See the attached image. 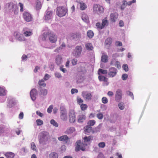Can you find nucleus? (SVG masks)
I'll list each match as a JSON object with an SVG mask.
<instances>
[{
  "instance_id": "obj_1",
  "label": "nucleus",
  "mask_w": 158,
  "mask_h": 158,
  "mask_svg": "<svg viewBox=\"0 0 158 158\" xmlns=\"http://www.w3.org/2000/svg\"><path fill=\"white\" fill-rule=\"evenodd\" d=\"M38 137L39 143L41 144H45L46 142L48 141L50 138L49 133L45 131L40 132Z\"/></svg>"
},
{
  "instance_id": "obj_2",
  "label": "nucleus",
  "mask_w": 158,
  "mask_h": 158,
  "mask_svg": "<svg viewBox=\"0 0 158 158\" xmlns=\"http://www.w3.org/2000/svg\"><path fill=\"white\" fill-rule=\"evenodd\" d=\"M5 9L10 12H13L15 15L17 14L19 12L17 5L12 2L6 3L5 5Z\"/></svg>"
},
{
  "instance_id": "obj_3",
  "label": "nucleus",
  "mask_w": 158,
  "mask_h": 158,
  "mask_svg": "<svg viewBox=\"0 0 158 158\" xmlns=\"http://www.w3.org/2000/svg\"><path fill=\"white\" fill-rule=\"evenodd\" d=\"M67 12V10L63 6L57 7L56 11V14L60 17L65 15Z\"/></svg>"
},
{
  "instance_id": "obj_4",
  "label": "nucleus",
  "mask_w": 158,
  "mask_h": 158,
  "mask_svg": "<svg viewBox=\"0 0 158 158\" xmlns=\"http://www.w3.org/2000/svg\"><path fill=\"white\" fill-rule=\"evenodd\" d=\"M50 41L52 43H55L57 41V37L56 34L53 32H48L46 34Z\"/></svg>"
},
{
  "instance_id": "obj_5",
  "label": "nucleus",
  "mask_w": 158,
  "mask_h": 158,
  "mask_svg": "<svg viewBox=\"0 0 158 158\" xmlns=\"http://www.w3.org/2000/svg\"><path fill=\"white\" fill-rule=\"evenodd\" d=\"M76 146L75 148V151L76 152L79 151L81 150L83 151L85 150V145L83 143H82L80 140H79L76 142Z\"/></svg>"
},
{
  "instance_id": "obj_6",
  "label": "nucleus",
  "mask_w": 158,
  "mask_h": 158,
  "mask_svg": "<svg viewBox=\"0 0 158 158\" xmlns=\"http://www.w3.org/2000/svg\"><path fill=\"white\" fill-rule=\"evenodd\" d=\"M23 15L24 20L27 22H31L33 20V17L31 15L27 12H24Z\"/></svg>"
},
{
  "instance_id": "obj_7",
  "label": "nucleus",
  "mask_w": 158,
  "mask_h": 158,
  "mask_svg": "<svg viewBox=\"0 0 158 158\" xmlns=\"http://www.w3.org/2000/svg\"><path fill=\"white\" fill-rule=\"evenodd\" d=\"M82 51V47L81 46H77L74 49V56L76 57L80 56Z\"/></svg>"
},
{
  "instance_id": "obj_8",
  "label": "nucleus",
  "mask_w": 158,
  "mask_h": 158,
  "mask_svg": "<svg viewBox=\"0 0 158 158\" xmlns=\"http://www.w3.org/2000/svg\"><path fill=\"white\" fill-rule=\"evenodd\" d=\"M14 36L16 39L20 41H22L25 40V38L22 34L18 32H15L14 33Z\"/></svg>"
},
{
  "instance_id": "obj_9",
  "label": "nucleus",
  "mask_w": 158,
  "mask_h": 158,
  "mask_svg": "<svg viewBox=\"0 0 158 158\" xmlns=\"http://www.w3.org/2000/svg\"><path fill=\"white\" fill-rule=\"evenodd\" d=\"M60 118L64 121H66L67 119V113L65 109L60 108Z\"/></svg>"
},
{
  "instance_id": "obj_10",
  "label": "nucleus",
  "mask_w": 158,
  "mask_h": 158,
  "mask_svg": "<svg viewBox=\"0 0 158 158\" xmlns=\"http://www.w3.org/2000/svg\"><path fill=\"white\" fill-rule=\"evenodd\" d=\"M122 93L120 89H118L116 92L115 99L117 102H119L121 99L122 96Z\"/></svg>"
},
{
  "instance_id": "obj_11",
  "label": "nucleus",
  "mask_w": 158,
  "mask_h": 158,
  "mask_svg": "<svg viewBox=\"0 0 158 158\" xmlns=\"http://www.w3.org/2000/svg\"><path fill=\"white\" fill-rule=\"evenodd\" d=\"M117 72V70L116 69L111 67L109 69L108 75L110 77H113L116 75Z\"/></svg>"
},
{
  "instance_id": "obj_12",
  "label": "nucleus",
  "mask_w": 158,
  "mask_h": 158,
  "mask_svg": "<svg viewBox=\"0 0 158 158\" xmlns=\"http://www.w3.org/2000/svg\"><path fill=\"white\" fill-rule=\"evenodd\" d=\"M69 122L71 123H74L76 120L75 114L73 111H71L69 113Z\"/></svg>"
},
{
  "instance_id": "obj_13",
  "label": "nucleus",
  "mask_w": 158,
  "mask_h": 158,
  "mask_svg": "<svg viewBox=\"0 0 158 158\" xmlns=\"http://www.w3.org/2000/svg\"><path fill=\"white\" fill-rule=\"evenodd\" d=\"M82 95L85 100H91L92 97V95L90 93L86 91L83 92Z\"/></svg>"
},
{
  "instance_id": "obj_14",
  "label": "nucleus",
  "mask_w": 158,
  "mask_h": 158,
  "mask_svg": "<svg viewBox=\"0 0 158 158\" xmlns=\"http://www.w3.org/2000/svg\"><path fill=\"white\" fill-rule=\"evenodd\" d=\"M30 96L33 101H34L36 99V96L37 95V91L36 89H32L30 92Z\"/></svg>"
},
{
  "instance_id": "obj_15",
  "label": "nucleus",
  "mask_w": 158,
  "mask_h": 158,
  "mask_svg": "<svg viewBox=\"0 0 158 158\" xmlns=\"http://www.w3.org/2000/svg\"><path fill=\"white\" fill-rule=\"evenodd\" d=\"M85 114L80 113L78 116V121L79 123H83L86 119Z\"/></svg>"
},
{
  "instance_id": "obj_16",
  "label": "nucleus",
  "mask_w": 158,
  "mask_h": 158,
  "mask_svg": "<svg viewBox=\"0 0 158 158\" xmlns=\"http://www.w3.org/2000/svg\"><path fill=\"white\" fill-rule=\"evenodd\" d=\"M118 15L117 13H111L110 15V18L112 22H115L118 18Z\"/></svg>"
},
{
  "instance_id": "obj_17",
  "label": "nucleus",
  "mask_w": 158,
  "mask_h": 158,
  "mask_svg": "<svg viewBox=\"0 0 158 158\" xmlns=\"http://www.w3.org/2000/svg\"><path fill=\"white\" fill-rule=\"evenodd\" d=\"M70 35L73 38L76 40H78L81 37V34L79 33H72Z\"/></svg>"
},
{
  "instance_id": "obj_18",
  "label": "nucleus",
  "mask_w": 158,
  "mask_h": 158,
  "mask_svg": "<svg viewBox=\"0 0 158 158\" xmlns=\"http://www.w3.org/2000/svg\"><path fill=\"white\" fill-rule=\"evenodd\" d=\"M69 139L68 136L66 135H62L58 138V139L61 141L67 142Z\"/></svg>"
},
{
  "instance_id": "obj_19",
  "label": "nucleus",
  "mask_w": 158,
  "mask_h": 158,
  "mask_svg": "<svg viewBox=\"0 0 158 158\" xmlns=\"http://www.w3.org/2000/svg\"><path fill=\"white\" fill-rule=\"evenodd\" d=\"M81 18L82 20L86 23H88L89 22V18L88 15L85 13L82 14Z\"/></svg>"
},
{
  "instance_id": "obj_20",
  "label": "nucleus",
  "mask_w": 158,
  "mask_h": 158,
  "mask_svg": "<svg viewBox=\"0 0 158 158\" xmlns=\"http://www.w3.org/2000/svg\"><path fill=\"white\" fill-rule=\"evenodd\" d=\"M52 15V12L50 11H47L45 15L44 16V19L46 20H48L51 19Z\"/></svg>"
},
{
  "instance_id": "obj_21",
  "label": "nucleus",
  "mask_w": 158,
  "mask_h": 158,
  "mask_svg": "<svg viewBox=\"0 0 158 158\" xmlns=\"http://www.w3.org/2000/svg\"><path fill=\"white\" fill-rule=\"evenodd\" d=\"M92 127L89 126H87L84 127V132L86 134L88 135L91 131Z\"/></svg>"
},
{
  "instance_id": "obj_22",
  "label": "nucleus",
  "mask_w": 158,
  "mask_h": 158,
  "mask_svg": "<svg viewBox=\"0 0 158 158\" xmlns=\"http://www.w3.org/2000/svg\"><path fill=\"white\" fill-rule=\"evenodd\" d=\"M75 129L73 127H70L67 129L65 133L67 134H69L73 133L75 131Z\"/></svg>"
},
{
  "instance_id": "obj_23",
  "label": "nucleus",
  "mask_w": 158,
  "mask_h": 158,
  "mask_svg": "<svg viewBox=\"0 0 158 158\" xmlns=\"http://www.w3.org/2000/svg\"><path fill=\"white\" fill-rule=\"evenodd\" d=\"M108 56L107 55L104 54V53L102 54L101 59L102 61L104 63H106L108 61Z\"/></svg>"
},
{
  "instance_id": "obj_24",
  "label": "nucleus",
  "mask_w": 158,
  "mask_h": 158,
  "mask_svg": "<svg viewBox=\"0 0 158 158\" xmlns=\"http://www.w3.org/2000/svg\"><path fill=\"white\" fill-rule=\"evenodd\" d=\"M62 57L61 56L58 55L56 59V62L57 65L60 64L62 63Z\"/></svg>"
},
{
  "instance_id": "obj_25",
  "label": "nucleus",
  "mask_w": 158,
  "mask_h": 158,
  "mask_svg": "<svg viewBox=\"0 0 158 158\" xmlns=\"http://www.w3.org/2000/svg\"><path fill=\"white\" fill-rule=\"evenodd\" d=\"M5 156L7 158H14L15 156V154L13 152H8L5 154Z\"/></svg>"
},
{
  "instance_id": "obj_26",
  "label": "nucleus",
  "mask_w": 158,
  "mask_h": 158,
  "mask_svg": "<svg viewBox=\"0 0 158 158\" xmlns=\"http://www.w3.org/2000/svg\"><path fill=\"white\" fill-rule=\"evenodd\" d=\"M93 136H90L88 137L85 136L83 138L84 142H89L91 140H93Z\"/></svg>"
},
{
  "instance_id": "obj_27",
  "label": "nucleus",
  "mask_w": 158,
  "mask_h": 158,
  "mask_svg": "<svg viewBox=\"0 0 158 158\" xmlns=\"http://www.w3.org/2000/svg\"><path fill=\"white\" fill-rule=\"evenodd\" d=\"M112 41V39L111 38H108L105 41V45L109 46L111 44Z\"/></svg>"
},
{
  "instance_id": "obj_28",
  "label": "nucleus",
  "mask_w": 158,
  "mask_h": 158,
  "mask_svg": "<svg viewBox=\"0 0 158 158\" xmlns=\"http://www.w3.org/2000/svg\"><path fill=\"white\" fill-rule=\"evenodd\" d=\"M108 25V21L107 19V18H106L104 19H103L102 23V27H101V29L105 27L106 25Z\"/></svg>"
},
{
  "instance_id": "obj_29",
  "label": "nucleus",
  "mask_w": 158,
  "mask_h": 158,
  "mask_svg": "<svg viewBox=\"0 0 158 158\" xmlns=\"http://www.w3.org/2000/svg\"><path fill=\"white\" fill-rule=\"evenodd\" d=\"M86 48L88 50H91L93 49V47L91 43H88L85 45Z\"/></svg>"
},
{
  "instance_id": "obj_30",
  "label": "nucleus",
  "mask_w": 158,
  "mask_h": 158,
  "mask_svg": "<svg viewBox=\"0 0 158 158\" xmlns=\"http://www.w3.org/2000/svg\"><path fill=\"white\" fill-rule=\"evenodd\" d=\"M42 7V4L38 0L36 1V9L39 10L41 9Z\"/></svg>"
},
{
  "instance_id": "obj_31",
  "label": "nucleus",
  "mask_w": 158,
  "mask_h": 158,
  "mask_svg": "<svg viewBox=\"0 0 158 158\" xmlns=\"http://www.w3.org/2000/svg\"><path fill=\"white\" fill-rule=\"evenodd\" d=\"M99 80L100 81H103L107 82L108 81V78L102 76H99L98 77Z\"/></svg>"
},
{
  "instance_id": "obj_32",
  "label": "nucleus",
  "mask_w": 158,
  "mask_h": 158,
  "mask_svg": "<svg viewBox=\"0 0 158 158\" xmlns=\"http://www.w3.org/2000/svg\"><path fill=\"white\" fill-rule=\"evenodd\" d=\"M49 157L50 158H58V156L56 153L52 152L49 154Z\"/></svg>"
},
{
  "instance_id": "obj_33",
  "label": "nucleus",
  "mask_w": 158,
  "mask_h": 158,
  "mask_svg": "<svg viewBox=\"0 0 158 158\" xmlns=\"http://www.w3.org/2000/svg\"><path fill=\"white\" fill-rule=\"evenodd\" d=\"M87 35L89 38H91L94 36V33L93 31L90 30L87 32Z\"/></svg>"
},
{
  "instance_id": "obj_34",
  "label": "nucleus",
  "mask_w": 158,
  "mask_h": 158,
  "mask_svg": "<svg viewBox=\"0 0 158 158\" xmlns=\"http://www.w3.org/2000/svg\"><path fill=\"white\" fill-rule=\"evenodd\" d=\"M6 94L5 90L3 88L0 87V96H5Z\"/></svg>"
},
{
  "instance_id": "obj_35",
  "label": "nucleus",
  "mask_w": 158,
  "mask_h": 158,
  "mask_svg": "<svg viewBox=\"0 0 158 158\" xmlns=\"http://www.w3.org/2000/svg\"><path fill=\"white\" fill-rule=\"evenodd\" d=\"M95 121L94 120H89L88 122V126L91 127L93 126L95 123Z\"/></svg>"
},
{
  "instance_id": "obj_36",
  "label": "nucleus",
  "mask_w": 158,
  "mask_h": 158,
  "mask_svg": "<svg viewBox=\"0 0 158 158\" xmlns=\"http://www.w3.org/2000/svg\"><path fill=\"white\" fill-rule=\"evenodd\" d=\"M23 34L25 36L27 37L31 35L32 33L31 31H26L23 32Z\"/></svg>"
},
{
  "instance_id": "obj_37",
  "label": "nucleus",
  "mask_w": 158,
  "mask_h": 158,
  "mask_svg": "<svg viewBox=\"0 0 158 158\" xmlns=\"http://www.w3.org/2000/svg\"><path fill=\"white\" fill-rule=\"evenodd\" d=\"M80 4V8L81 10H83L86 8L87 6L84 3H81Z\"/></svg>"
},
{
  "instance_id": "obj_38",
  "label": "nucleus",
  "mask_w": 158,
  "mask_h": 158,
  "mask_svg": "<svg viewBox=\"0 0 158 158\" xmlns=\"http://www.w3.org/2000/svg\"><path fill=\"white\" fill-rule=\"evenodd\" d=\"M80 107L81 110L84 111L87 109L88 106L86 104H82L81 105Z\"/></svg>"
},
{
  "instance_id": "obj_39",
  "label": "nucleus",
  "mask_w": 158,
  "mask_h": 158,
  "mask_svg": "<svg viewBox=\"0 0 158 158\" xmlns=\"http://www.w3.org/2000/svg\"><path fill=\"white\" fill-rule=\"evenodd\" d=\"M39 84L40 86H43V87H45L46 85V84L45 83H44L43 79H42L39 81Z\"/></svg>"
},
{
  "instance_id": "obj_40",
  "label": "nucleus",
  "mask_w": 158,
  "mask_h": 158,
  "mask_svg": "<svg viewBox=\"0 0 158 158\" xmlns=\"http://www.w3.org/2000/svg\"><path fill=\"white\" fill-rule=\"evenodd\" d=\"M41 94L43 95H46L47 94V90L44 89H42L40 90Z\"/></svg>"
},
{
  "instance_id": "obj_41",
  "label": "nucleus",
  "mask_w": 158,
  "mask_h": 158,
  "mask_svg": "<svg viewBox=\"0 0 158 158\" xmlns=\"http://www.w3.org/2000/svg\"><path fill=\"white\" fill-rule=\"evenodd\" d=\"M37 125L38 126H41L43 124V122L40 119H38L36 120Z\"/></svg>"
},
{
  "instance_id": "obj_42",
  "label": "nucleus",
  "mask_w": 158,
  "mask_h": 158,
  "mask_svg": "<svg viewBox=\"0 0 158 158\" xmlns=\"http://www.w3.org/2000/svg\"><path fill=\"white\" fill-rule=\"evenodd\" d=\"M97 117L98 119L101 120L103 118V115L102 113L100 112L97 114Z\"/></svg>"
},
{
  "instance_id": "obj_43",
  "label": "nucleus",
  "mask_w": 158,
  "mask_h": 158,
  "mask_svg": "<svg viewBox=\"0 0 158 158\" xmlns=\"http://www.w3.org/2000/svg\"><path fill=\"white\" fill-rule=\"evenodd\" d=\"M119 108L121 110H123L124 108V103L123 102H120L118 105Z\"/></svg>"
},
{
  "instance_id": "obj_44",
  "label": "nucleus",
  "mask_w": 158,
  "mask_h": 158,
  "mask_svg": "<svg viewBox=\"0 0 158 158\" xmlns=\"http://www.w3.org/2000/svg\"><path fill=\"white\" fill-rule=\"evenodd\" d=\"M31 149L34 151H36V147L35 143L32 142L31 143Z\"/></svg>"
},
{
  "instance_id": "obj_45",
  "label": "nucleus",
  "mask_w": 158,
  "mask_h": 158,
  "mask_svg": "<svg viewBox=\"0 0 158 158\" xmlns=\"http://www.w3.org/2000/svg\"><path fill=\"white\" fill-rule=\"evenodd\" d=\"M98 74H99V72H100L101 73L103 74H106L107 73V71L106 70L102 69H99L98 71Z\"/></svg>"
},
{
  "instance_id": "obj_46",
  "label": "nucleus",
  "mask_w": 158,
  "mask_h": 158,
  "mask_svg": "<svg viewBox=\"0 0 158 158\" xmlns=\"http://www.w3.org/2000/svg\"><path fill=\"white\" fill-rule=\"evenodd\" d=\"M104 11V9L102 6H99L98 11L100 13H102Z\"/></svg>"
},
{
  "instance_id": "obj_47",
  "label": "nucleus",
  "mask_w": 158,
  "mask_h": 158,
  "mask_svg": "<svg viewBox=\"0 0 158 158\" xmlns=\"http://www.w3.org/2000/svg\"><path fill=\"white\" fill-rule=\"evenodd\" d=\"M127 5V2L126 0H123V4L121 6V10H123L125 8V6Z\"/></svg>"
},
{
  "instance_id": "obj_48",
  "label": "nucleus",
  "mask_w": 158,
  "mask_h": 158,
  "mask_svg": "<svg viewBox=\"0 0 158 158\" xmlns=\"http://www.w3.org/2000/svg\"><path fill=\"white\" fill-rule=\"evenodd\" d=\"M51 124L56 127H57L58 126V123L54 120L52 119L50 121Z\"/></svg>"
},
{
  "instance_id": "obj_49",
  "label": "nucleus",
  "mask_w": 158,
  "mask_h": 158,
  "mask_svg": "<svg viewBox=\"0 0 158 158\" xmlns=\"http://www.w3.org/2000/svg\"><path fill=\"white\" fill-rule=\"evenodd\" d=\"M102 102L103 104H106L108 102V100L107 98L106 97H103L102 99Z\"/></svg>"
},
{
  "instance_id": "obj_50",
  "label": "nucleus",
  "mask_w": 158,
  "mask_h": 158,
  "mask_svg": "<svg viewBox=\"0 0 158 158\" xmlns=\"http://www.w3.org/2000/svg\"><path fill=\"white\" fill-rule=\"evenodd\" d=\"M99 147L104 148L105 146V143L104 142H102L99 143L98 144Z\"/></svg>"
},
{
  "instance_id": "obj_51",
  "label": "nucleus",
  "mask_w": 158,
  "mask_h": 158,
  "mask_svg": "<svg viewBox=\"0 0 158 158\" xmlns=\"http://www.w3.org/2000/svg\"><path fill=\"white\" fill-rule=\"evenodd\" d=\"M53 107V105H50L47 109V112L48 113H51L52 110V109Z\"/></svg>"
},
{
  "instance_id": "obj_52",
  "label": "nucleus",
  "mask_w": 158,
  "mask_h": 158,
  "mask_svg": "<svg viewBox=\"0 0 158 158\" xmlns=\"http://www.w3.org/2000/svg\"><path fill=\"white\" fill-rule=\"evenodd\" d=\"M4 127L2 125H0V134L4 132Z\"/></svg>"
},
{
  "instance_id": "obj_53",
  "label": "nucleus",
  "mask_w": 158,
  "mask_h": 158,
  "mask_svg": "<svg viewBox=\"0 0 158 158\" xmlns=\"http://www.w3.org/2000/svg\"><path fill=\"white\" fill-rule=\"evenodd\" d=\"M99 6L97 4H94L93 6V10L94 11H98Z\"/></svg>"
},
{
  "instance_id": "obj_54",
  "label": "nucleus",
  "mask_w": 158,
  "mask_h": 158,
  "mask_svg": "<svg viewBox=\"0 0 158 158\" xmlns=\"http://www.w3.org/2000/svg\"><path fill=\"white\" fill-rule=\"evenodd\" d=\"M127 74H124L122 75V78L123 80H125L127 79Z\"/></svg>"
},
{
  "instance_id": "obj_55",
  "label": "nucleus",
  "mask_w": 158,
  "mask_h": 158,
  "mask_svg": "<svg viewBox=\"0 0 158 158\" xmlns=\"http://www.w3.org/2000/svg\"><path fill=\"white\" fill-rule=\"evenodd\" d=\"M123 69L126 71H127L128 70V68L127 64H124L123 66Z\"/></svg>"
},
{
  "instance_id": "obj_56",
  "label": "nucleus",
  "mask_w": 158,
  "mask_h": 158,
  "mask_svg": "<svg viewBox=\"0 0 158 158\" xmlns=\"http://www.w3.org/2000/svg\"><path fill=\"white\" fill-rule=\"evenodd\" d=\"M77 59H73L72 60V64L73 65H76L77 63Z\"/></svg>"
},
{
  "instance_id": "obj_57",
  "label": "nucleus",
  "mask_w": 158,
  "mask_h": 158,
  "mask_svg": "<svg viewBox=\"0 0 158 158\" xmlns=\"http://www.w3.org/2000/svg\"><path fill=\"white\" fill-rule=\"evenodd\" d=\"M127 94L128 95L131 96L132 99H134V96L133 93L130 91H127Z\"/></svg>"
},
{
  "instance_id": "obj_58",
  "label": "nucleus",
  "mask_w": 158,
  "mask_h": 158,
  "mask_svg": "<svg viewBox=\"0 0 158 158\" xmlns=\"http://www.w3.org/2000/svg\"><path fill=\"white\" fill-rule=\"evenodd\" d=\"M114 66L118 68H120L121 67L119 62L117 61H116L114 64Z\"/></svg>"
},
{
  "instance_id": "obj_59",
  "label": "nucleus",
  "mask_w": 158,
  "mask_h": 158,
  "mask_svg": "<svg viewBox=\"0 0 158 158\" xmlns=\"http://www.w3.org/2000/svg\"><path fill=\"white\" fill-rule=\"evenodd\" d=\"M19 4L20 7V11L21 12H23V4L21 2H19Z\"/></svg>"
},
{
  "instance_id": "obj_60",
  "label": "nucleus",
  "mask_w": 158,
  "mask_h": 158,
  "mask_svg": "<svg viewBox=\"0 0 158 158\" xmlns=\"http://www.w3.org/2000/svg\"><path fill=\"white\" fill-rule=\"evenodd\" d=\"M78 92V90L76 89H72L71 90V93L72 94H73L75 93H77Z\"/></svg>"
},
{
  "instance_id": "obj_61",
  "label": "nucleus",
  "mask_w": 158,
  "mask_h": 158,
  "mask_svg": "<svg viewBox=\"0 0 158 158\" xmlns=\"http://www.w3.org/2000/svg\"><path fill=\"white\" fill-rule=\"evenodd\" d=\"M115 45L117 46H120L122 45V44L121 42L117 41L115 43Z\"/></svg>"
},
{
  "instance_id": "obj_62",
  "label": "nucleus",
  "mask_w": 158,
  "mask_h": 158,
  "mask_svg": "<svg viewBox=\"0 0 158 158\" xmlns=\"http://www.w3.org/2000/svg\"><path fill=\"white\" fill-rule=\"evenodd\" d=\"M136 0H133L132 1H129L128 2H127V5L130 6L133 3L135 2Z\"/></svg>"
},
{
  "instance_id": "obj_63",
  "label": "nucleus",
  "mask_w": 158,
  "mask_h": 158,
  "mask_svg": "<svg viewBox=\"0 0 158 158\" xmlns=\"http://www.w3.org/2000/svg\"><path fill=\"white\" fill-rule=\"evenodd\" d=\"M27 56L25 54L23 55L22 56V60L23 61H25L27 60Z\"/></svg>"
},
{
  "instance_id": "obj_64",
  "label": "nucleus",
  "mask_w": 158,
  "mask_h": 158,
  "mask_svg": "<svg viewBox=\"0 0 158 158\" xmlns=\"http://www.w3.org/2000/svg\"><path fill=\"white\" fill-rule=\"evenodd\" d=\"M36 114L40 117H42L43 116V114L39 111H36Z\"/></svg>"
}]
</instances>
